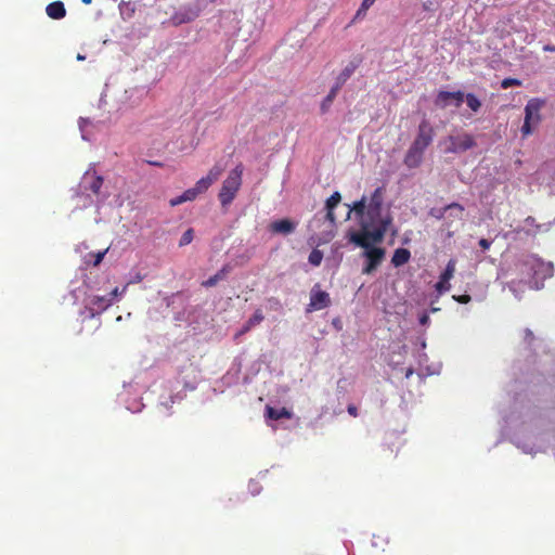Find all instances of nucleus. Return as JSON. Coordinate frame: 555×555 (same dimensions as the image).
I'll return each mask as SVG.
<instances>
[{
	"label": "nucleus",
	"instance_id": "6",
	"mask_svg": "<svg viewBox=\"0 0 555 555\" xmlns=\"http://www.w3.org/2000/svg\"><path fill=\"white\" fill-rule=\"evenodd\" d=\"M448 142L450 145L446 150L447 153H462L476 146L475 138L469 133L449 135Z\"/></svg>",
	"mask_w": 555,
	"mask_h": 555
},
{
	"label": "nucleus",
	"instance_id": "1",
	"mask_svg": "<svg viewBox=\"0 0 555 555\" xmlns=\"http://www.w3.org/2000/svg\"><path fill=\"white\" fill-rule=\"evenodd\" d=\"M389 220L382 221L379 225L372 228L365 221L361 222V231L353 232L350 235V242L364 249L373 248L374 244L380 243L388 230Z\"/></svg>",
	"mask_w": 555,
	"mask_h": 555
},
{
	"label": "nucleus",
	"instance_id": "31",
	"mask_svg": "<svg viewBox=\"0 0 555 555\" xmlns=\"http://www.w3.org/2000/svg\"><path fill=\"white\" fill-rule=\"evenodd\" d=\"M376 0H363L358 9L354 18H361L366 14V11L373 5Z\"/></svg>",
	"mask_w": 555,
	"mask_h": 555
},
{
	"label": "nucleus",
	"instance_id": "14",
	"mask_svg": "<svg viewBox=\"0 0 555 555\" xmlns=\"http://www.w3.org/2000/svg\"><path fill=\"white\" fill-rule=\"evenodd\" d=\"M456 210V219H462L464 207L459 203H451L443 208H433L429 211V215L436 219H442L447 211Z\"/></svg>",
	"mask_w": 555,
	"mask_h": 555
},
{
	"label": "nucleus",
	"instance_id": "34",
	"mask_svg": "<svg viewBox=\"0 0 555 555\" xmlns=\"http://www.w3.org/2000/svg\"><path fill=\"white\" fill-rule=\"evenodd\" d=\"M520 86H521V81L517 78H504L501 81L502 89H508L511 87H520Z\"/></svg>",
	"mask_w": 555,
	"mask_h": 555
},
{
	"label": "nucleus",
	"instance_id": "25",
	"mask_svg": "<svg viewBox=\"0 0 555 555\" xmlns=\"http://www.w3.org/2000/svg\"><path fill=\"white\" fill-rule=\"evenodd\" d=\"M339 89H337V87H332V89L330 90L328 94L323 99L322 103H321V106H320V109H321V113L322 114H325L328 112L333 101L335 100L337 93H338Z\"/></svg>",
	"mask_w": 555,
	"mask_h": 555
},
{
	"label": "nucleus",
	"instance_id": "20",
	"mask_svg": "<svg viewBox=\"0 0 555 555\" xmlns=\"http://www.w3.org/2000/svg\"><path fill=\"white\" fill-rule=\"evenodd\" d=\"M230 271L231 267L229 264L223 266L215 275L210 276L206 281H203L202 286L206 288L214 287L218 282L224 280Z\"/></svg>",
	"mask_w": 555,
	"mask_h": 555
},
{
	"label": "nucleus",
	"instance_id": "22",
	"mask_svg": "<svg viewBox=\"0 0 555 555\" xmlns=\"http://www.w3.org/2000/svg\"><path fill=\"white\" fill-rule=\"evenodd\" d=\"M199 194L195 191L194 188L188 189L181 195L173 197L169 201L171 207L178 206L184 202L194 201Z\"/></svg>",
	"mask_w": 555,
	"mask_h": 555
},
{
	"label": "nucleus",
	"instance_id": "23",
	"mask_svg": "<svg viewBox=\"0 0 555 555\" xmlns=\"http://www.w3.org/2000/svg\"><path fill=\"white\" fill-rule=\"evenodd\" d=\"M411 258V253L406 248H397L392 255L391 263L398 268L405 264Z\"/></svg>",
	"mask_w": 555,
	"mask_h": 555
},
{
	"label": "nucleus",
	"instance_id": "47",
	"mask_svg": "<svg viewBox=\"0 0 555 555\" xmlns=\"http://www.w3.org/2000/svg\"><path fill=\"white\" fill-rule=\"evenodd\" d=\"M119 294H120V293H119L118 287H115V288L112 291V293H111L112 297H116V296H118Z\"/></svg>",
	"mask_w": 555,
	"mask_h": 555
},
{
	"label": "nucleus",
	"instance_id": "48",
	"mask_svg": "<svg viewBox=\"0 0 555 555\" xmlns=\"http://www.w3.org/2000/svg\"><path fill=\"white\" fill-rule=\"evenodd\" d=\"M77 60H78V61H83V60H86V55H85V54H80V53H78V54H77Z\"/></svg>",
	"mask_w": 555,
	"mask_h": 555
},
{
	"label": "nucleus",
	"instance_id": "19",
	"mask_svg": "<svg viewBox=\"0 0 555 555\" xmlns=\"http://www.w3.org/2000/svg\"><path fill=\"white\" fill-rule=\"evenodd\" d=\"M46 12L50 18L60 20L66 15V9L62 1H54L47 5Z\"/></svg>",
	"mask_w": 555,
	"mask_h": 555
},
{
	"label": "nucleus",
	"instance_id": "26",
	"mask_svg": "<svg viewBox=\"0 0 555 555\" xmlns=\"http://www.w3.org/2000/svg\"><path fill=\"white\" fill-rule=\"evenodd\" d=\"M119 11H120V15L124 20H129L133 16V14L135 12V3L122 1L119 4Z\"/></svg>",
	"mask_w": 555,
	"mask_h": 555
},
{
	"label": "nucleus",
	"instance_id": "36",
	"mask_svg": "<svg viewBox=\"0 0 555 555\" xmlns=\"http://www.w3.org/2000/svg\"><path fill=\"white\" fill-rule=\"evenodd\" d=\"M365 208L367 209L366 201H365L364 197L362 199L356 202L354 205H353V210L356 211L357 215L363 216L364 211H365Z\"/></svg>",
	"mask_w": 555,
	"mask_h": 555
},
{
	"label": "nucleus",
	"instance_id": "40",
	"mask_svg": "<svg viewBox=\"0 0 555 555\" xmlns=\"http://www.w3.org/2000/svg\"><path fill=\"white\" fill-rule=\"evenodd\" d=\"M454 300L460 304H468L472 300V297L467 294L460 295V296H453Z\"/></svg>",
	"mask_w": 555,
	"mask_h": 555
},
{
	"label": "nucleus",
	"instance_id": "16",
	"mask_svg": "<svg viewBox=\"0 0 555 555\" xmlns=\"http://www.w3.org/2000/svg\"><path fill=\"white\" fill-rule=\"evenodd\" d=\"M85 182H88V185L86 186L87 190H90L94 195H99L101 188L103 185L104 179L102 176L96 175L94 171L93 173H90L87 171L83 176Z\"/></svg>",
	"mask_w": 555,
	"mask_h": 555
},
{
	"label": "nucleus",
	"instance_id": "8",
	"mask_svg": "<svg viewBox=\"0 0 555 555\" xmlns=\"http://www.w3.org/2000/svg\"><path fill=\"white\" fill-rule=\"evenodd\" d=\"M464 102V92L462 91H440L435 100L436 106L446 108L448 106L460 107Z\"/></svg>",
	"mask_w": 555,
	"mask_h": 555
},
{
	"label": "nucleus",
	"instance_id": "42",
	"mask_svg": "<svg viewBox=\"0 0 555 555\" xmlns=\"http://www.w3.org/2000/svg\"><path fill=\"white\" fill-rule=\"evenodd\" d=\"M347 411L348 413L353 416V417H357L358 416V409L356 405L353 404H349L348 408H347Z\"/></svg>",
	"mask_w": 555,
	"mask_h": 555
},
{
	"label": "nucleus",
	"instance_id": "24",
	"mask_svg": "<svg viewBox=\"0 0 555 555\" xmlns=\"http://www.w3.org/2000/svg\"><path fill=\"white\" fill-rule=\"evenodd\" d=\"M266 414L269 418L278 421L281 418H291L292 412L288 411L286 408H282L280 410H276L270 405H267L266 408Z\"/></svg>",
	"mask_w": 555,
	"mask_h": 555
},
{
	"label": "nucleus",
	"instance_id": "43",
	"mask_svg": "<svg viewBox=\"0 0 555 555\" xmlns=\"http://www.w3.org/2000/svg\"><path fill=\"white\" fill-rule=\"evenodd\" d=\"M429 322V317L426 313H423L420 318V323L422 325H426Z\"/></svg>",
	"mask_w": 555,
	"mask_h": 555
},
{
	"label": "nucleus",
	"instance_id": "30",
	"mask_svg": "<svg viewBox=\"0 0 555 555\" xmlns=\"http://www.w3.org/2000/svg\"><path fill=\"white\" fill-rule=\"evenodd\" d=\"M223 172V168L220 165H215L206 176L208 181L212 184L215 181L219 179L221 173Z\"/></svg>",
	"mask_w": 555,
	"mask_h": 555
},
{
	"label": "nucleus",
	"instance_id": "38",
	"mask_svg": "<svg viewBox=\"0 0 555 555\" xmlns=\"http://www.w3.org/2000/svg\"><path fill=\"white\" fill-rule=\"evenodd\" d=\"M436 291L440 294L446 293L450 289L451 285L450 282H443L441 278L439 276V281L436 284Z\"/></svg>",
	"mask_w": 555,
	"mask_h": 555
},
{
	"label": "nucleus",
	"instance_id": "3",
	"mask_svg": "<svg viewBox=\"0 0 555 555\" xmlns=\"http://www.w3.org/2000/svg\"><path fill=\"white\" fill-rule=\"evenodd\" d=\"M544 101L541 99H531L525 106V120L521 127L522 137H528L533 132V128L541 121V108Z\"/></svg>",
	"mask_w": 555,
	"mask_h": 555
},
{
	"label": "nucleus",
	"instance_id": "13",
	"mask_svg": "<svg viewBox=\"0 0 555 555\" xmlns=\"http://www.w3.org/2000/svg\"><path fill=\"white\" fill-rule=\"evenodd\" d=\"M366 218L367 220L364 219L363 221H365L372 228L379 225V223L386 219L389 220V224L391 223V217L389 215L383 216L382 209L374 206H367Z\"/></svg>",
	"mask_w": 555,
	"mask_h": 555
},
{
	"label": "nucleus",
	"instance_id": "11",
	"mask_svg": "<svg viewBox=\"0 0 555 555\" xmlns=\"http://www.w3.org/2000/svg\"><path fill=\"white\" fill-rule=\"evenodd\" d=\"M201 9L197 3L183 5L176 15L179 23H189L199 15Z\"/></svg>",
	"mask_w": 555,
	"mask_h": 555
},
{
	"label": "nucleus",
	"instance_id": "32",
	"mask_svg": "<svg viewBox=\"0 0 555 555\" xmlns=\"http://www.w3.org/2000/svg\"><path fill=\"white\" fill-rule=\"evenodd\" d=\"M322 259H323V253L320 250V249H313L310 255H309V262L312 264V266H320L321 262H322Z\"/></svg>",
	"mask_w": 555,
	"mask_h": 555
},
{
	"label": "nucleus",
	"instance_id": "9",
	"mask_svg": "<svg viewBox=\"0 0 555 555\" xmlns=\"http://www.w3.org/2000/svg\"><path fill=\"white\" fill-rule=\"evenodd\" d=\"M363 255L366 258V266L363 268V273L370 274L383 261L385 250L380 247L366 248Z\"/></svg>",
	"mask_w": 555,
	"mask_h": 555
},
{
	"label": "nucleus",
	"instance_id": "21",
	"mask_svg": "<svg viewBox=\"0 0 555 555\" xmlns=\"http://www.w3.org/2000/svg\"><path fill=\"white\" fill-rule=\"evenodd\" d=\"M264 320V315L260 309H257L255 313L246 321V323L243 325L241 331L238 332V335H244L247 332H249L253 327L257 326Z\"/></svg>",
	"mask_w": 555,
	"mask_h": 555
},
{
	"label": "nucleus",
	"instance_id": "18",
	"mask_svg": "<svg viewBox=\"0 0 555 555\" xmlns=\"http://www.w3.org/2000/svg\"><path fill=\"white\" fill-rule=\"evenodd\" d=\"M341 201V196H340V193L339 192H334L326 201V215H325V219H327L332 225L335 224V220H336V217H335V214H334V208L340 203Z\"/></svg>",
	"mask_w": 555,
	"mask_h": 555
},
{
	"label": "nucleus",
	"instance_id": "35",
	"mask_svg": "<svg viewBox=\"0 0 555 555\" xmlns=\"http://www.w3.org/2000/svg\"><path fill=\"white\" fill-rule=\"evenodd\" d=\"M194 232L193 229H188L181 236L179 246H185L193 241Z\"/></svg>",
	"mask_w": 555,
	"mask_h": 555
},
{
	"label": "nucleus",
	"instance_id": "27",
	"mask_svg": "<svg viewBox=\"0 0 555 555\" xmlns=\"http://www.w3.org/2000/svg\"><path fill=\"white\" fill-rule=\"evenodd\" d=\"M455 268H456V260L450 259L446 266V269L440 274L441 280H443V282H450V280L454 276Z\"/></svg>",
	"mask_w": 555,
	"mask_h": 555
},
{
	"label": "nucleus",
	"instance_id": "7",
	"mask_svg": "<svg viewBox=\"0 0 555 555\" xmlns=\"http://www.w3.org/2000/svg\"><path fill=\"white\" fill-rule=\"evenodd\" d=\"M434 134V128L430 126L429 121L423 119L418 125L417 134L412 144L425 152V150L431 144Z\"/></svg>",
	"mask_w": 555,
	"mask_h": 555
},
{
	"label": "nucleus",
	"instance_id": "17",
	"mask_svg": "<svg viewBox=\"0 0 555 555\" xmlns=\"http://www.w3.org/2000/svg\"><path fill=\"white\" fill-rule=\"evenodd\" d=\"M359 63L358 62H350L346 65V67L340 72V74L336 77V81L334 83V87H337V89H341V87L346 83V81L352 76V74L358 68Z\"/></svg>",
	"mask_w": 555,
	"mask_h": 555
},
{
	"label": "nucleus",
	"instance_id": "10",
	"mask_svg": "<svg viewBox=\"0 0 555 555\" xmlns=\"http://www.w3.org/2000/svg\"><path fill=\"white\" fill-rule=\"evenodd\" d=\"M113 302V298L106 296H90L87 300V307L90 309L91 314L101 313L105 311Z\"/></svg>",
	"mask_w": 555,
	"mask_h": 555
},
{
	"label": "nucleus",
	"instance_id": "41",
	"mask_svg": "<svg viewBox=\"0 0 555 555\" xmlns=\"http://www.w3.org/2000/svg\"><path fill=\"white\" fill-rule=\"evenodd\" d=\"M479 246L482 248V249H489L492 242L487 240V238H480L479 242H478Z\"/></svg>",
	"mask_w": 555,
	"mask_h": 555
},
{
	"label": "nucleus",
	"instance_id": "44",
	"mask_svg": "<svg viewBox=\"0 0 555 555\" xmlns=\"http://www.w3.org/2000/svg\"><path fill=\"white\" fill-rule=\"evenodd\" d=\"M543 50H544V51H550V52H555V46L545 44V46L543 47Z\"/></svg>",
	"mask_w": 555,
	"mask_h": 555
},
{
	"label": "nucleus",
	"instance_id": "29",
	"mask_svg": "<svg viewBox=\"0 0 555 555\" xmlns=\"http://www.w3.org/2000/svg\"><path fill=\"white\" fill-rule=\"evenodd\" d=\"M367 206H374L382 209L383 206V189L377 188L371 195Z\"/></svg>",
	"mask_w": 555,
	"mask_h": 555
},
{
	"label": "nucleus",
	"instance_id": "50",
	"mask_svg": "<svg viewBox=\"0 0 555 555\" xmlns=\"http://www.w3.org/2000/svg\"><path fill=\"white\" fill-rule=\"evenodd\" d=\"M82 2H83L85 4H89V3H91V0H82Z\"/></svg>",
	"mask_w": 555,
	"mask_h": 555
},
{
	"label": "nucleus",
	"instance_id": "46",
	"mask_svg": "<svg viewBox=\"0 0 555 555\" xmlns=\"http://www.w3.org/2000/svg\"><path fill=\"white\" fill-rule=\"evenodd\" d=\"M147 163H149L150 165H152V166L163 167V163H160V162H153V160H149Z\"/></svg>",
	"mask_w": 555,
	"mask_h": 555
},
{
	"label": "nucleus",
	"instance_id": "15",
	"mask_svg": "<svg viewBox=\"0 0 555 555\" xmlns=\"http://www.w3.org/2000/svg\"><path fill=\"white\" fill-rule=\"evenodd\" d=\"M295 229H296V223L291 221L289 219H280V220L273 221L270 224V230L273 233H280V234H284V235L293 233L295 231Z\"/></svg>",
	"mask_w": 555,
	"mask_h": 555
},
{
	"label": "nucleus",
	"instance_id": "37",
	"mask_svg": "<svg viewBox=\"0 0 555 555\" xmlns=\"http://www.w3.org/2000/svg\"><path fill=\"white\" fill-rule=\"evenodd\" d=\"M106 251L107 249L103 251H98L96 254H89V257L93 258V260L89 262L92 263L94 267L99 266L102 262Z\"/></svg>",
	"mask_w": 555,
	"mask_h": 555
},
{
	"label": "nucleus",
	"instance_id": "39",
	"mask_svg": "<svg viewBox=\"0 0 555 555\" xmlns=\"http://www.w3.org/2000/svg\"><path fill=\"white\" fill-rule=\"evenodd\" d=\"M422 4L425 11H435L438 7L437 0H422Z\"/></svg>",
	"mask_w": 555,
	"mask_h": 555
},
{
	"label": "nucleus",
	"instance_id": "4",
	"mask_svg": "<svg viewBox=\"0 0 555 555\" xmlns=\"http://www.w3.org/2000/svg\"><path fill=\"white\" fill-rule=\"evenodd\" d=\"M532 270V275L537 280H546L553 276L554 267L552 262H545L535 256H529L525 261Z\"/></svg>",
	"mask_w": 555,
	"mask_h": 555
},
{
	"label": "nucleus",
	"instance_id": "45",
	"mask_svg": "<svg viewBox=\"0 0 555 555\" xmlns=\"http://www.w3.org/2000/svg\"><path fill=\"white\" fill-rule=\"evenodd\" d=\"M526 339H528L529 343L533 339V334L530 330H526Z\"/></svg>",
	"mask_w": 555,
	"mask_h": 555
},
{
	"label": "nucleus",
	"instance_id": "33",
	"mask_svg": "<svg viewBox=\"0 0 555 555\" xmlns=\"http://www.w3.org/2000/svg\"><path fill=\"white\" fill-rule=\"evenodd\" d=\"M210 185L211 183L208 181V179L206 177H203L196 182L194 189L198 194H202L206 192Z\"/></svg>",
	"mask_w": 555,
	"mask_h": 555
},
{
	"label": "nucleus",
	"instance_id": "49",
	"mask_svg": "<svg viewBox=\"0 0 555 555\" xmlns=\"http://www.w3.org/2000/svg\"><path fill=\"white\" fill-rule=\"evenodd\" d=\"M456 210L450 211V216L456 218Z\"/></svg>",
	"mask_w": 555,
	"mask_h": 555
},
{
	"label": "nucleus",
	"instance_id": "12",
	"mask_svg": "<svg viewBox=\"0 0 555 555\" xmlns=\"http://www.w3.org/2000/svg\"><path fill=\"white\" fill-rule=\"evenodd\" d=\"M423 150L417 149L416 146L411 144L404 156L403 163L410 169L417 168L423 162Z\"/></svg>",
	"mask_w": 555,
	"mask_h": 555
},
{
	"label": "nucleus",
	"instance_id": "2",
	"mask_svg": "<svg viewBox=\"0 0 555 555\" xmlns=\"http://www.w3.org/2000/svg\"><path fill=\"white\" fill-rule=\"evenodd\" d=\"M243 171V165L238 164L229 172L227 179L223 181L218 195L222 207L229 206L235 198L242 185Z\"/></svg>",
	"mask_w": 555,
	"mask_h": 555
},
{
	"label": "nucleus",
	"instance_id": "28",
	"mask_svg": "<svg viewBox=\"0 0 555 555\" xmlns=\"http://www.w3.org/2000/svg\"><path fill=\"white\" fill-rule=\"evenodd\" d=\"M464 100L466 101L467 106L473 112L476 113V112H478L480 109L481 102H480V100L474 93L464 94Z\"/></svg>",
	"mask_w": 555,
	"mask_h": 555
},
{
	"label": "nucleus",
	"instance_id": "5",
	"mask_svg": "<svg viewBox=\"0 0 555 555\" xmlns=\"http://www.w3.org/2000/svg\"><path fill=\"white\" fill-rule=\"evenodd\" d=\"M332 304L330 294L320 288V284H315L310 292V301L306 308L307 312L322 310L330 307Z\"/></svg>",
	"mask_w": 555,
	"mask_h": 555
}]
</instances>
